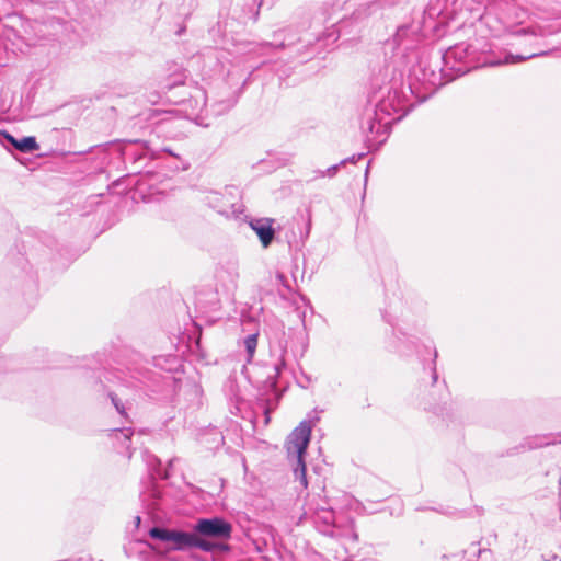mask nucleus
Segmentation results:
<instances>
[{
  "label": "nucleus",
  "instance_id": "nucleus-6",
  "mask_svg": "<svg viewBox=\"0 0 561 561\" xmlns=\"http://www.w3.org/2000/svg\"><path fill=\"white\" fill-rule=\"evenodd\" d=\"M104 378L116 385L115 389L107 386H103V388L117 413L126 417V410L129 408V399L126 393L127 389L138 388L140 385L145 383L147 374L138 371L136 375L131 374L129 376H123L122 374L106 373Z\"/></svg>",
  "mask_w": 561,
  "mask_h": 561
},
{
  "label": "nucleus",
  "instance_id": "nucleus-19",
  "mask_svg": "<svg viewBox=\"0 0 561 561\" xmlns=\"http://www.w3.org/2000/svg\"><path fill=\"white\" fill-rule=\"evenodd\" d=\"M186 80V73L184 70H179L170 75L168 78H165L161 83L160 88L163 91H170L173 88H176L179 85H182L185 83Z\"/></svg>",
  "mask_w": 561,
  "mask_h": 561
},
{
  "label": "nucleus",
  "instance_id": "nucleus-34",
  "mask_svg": "<svg viewBox=\"0 0 561 561\" xmlns=\"http://www.w3.org/2000/svg\"><path fill=\"white\" fill-rule=\"evenodd\" d=\"M140 158H141V156H138V157H134L133 159H134V161L136 162V160H137V159H140Z\"/></svg>",
  "mask_w": 561,
  "mask_h": 561
},
{
  "label": "nucleus",
  "instance_id": "nucleus-4",
  "mask_svg": "<svg viewBox=\"0 0 561 561\" xmlns=\"http://www.w3.org/2000/svg\"><path fill=\"white\" fill-rule=\"evenodd\" d=\"M149 536L152 539L169 543L170 549L172 550H185L191 548H196L205 552H227L230 550L228 543H220L208 539L199 538L198 536L195 535L194 530L193 533H186L156 526L149 530Z\"/></svg>",
  "mask_w": 561,
  "mask_h": 561
},
{
  "label": "nucleus",
  "instance_id": "nucleus-24",
  "mask_svg": "<svg viewBox=\"0 0 561 561\" xmlns=\"http://www.w3.org/2000/svg\"><path fill=\"white\" fill-rule=\"evenodd\" d=\"M340 167H342V164H340V162H339L337 164L329 167L325 171L319 170V171H317V174H318L317 176L318 178H324V176L333 178L337 173Z\"/></svg>",
  "mask_w": 561,
  "mask_h": 561
},
{
  "label": "nucleus",
  "instance_id": "nucleus-26",
  "mask_svg": "<svg viewBox=\"0 0 561 561\" xmlns=\"http://www.w3.org/2000/svg\"><path fill=\"white\" fill-rule=\"evenodd\" d=\"M115 435H123L126 440H129L133 432L130 430H115Z\"/></svg>",
  "mask_w": 561,
  "mask_h": 561
},
{
  "label": "nucleus",
  "instance_id": "nucleus-7",
  "mask_svg": "<svg viewBox=\"0 0 561 561\" xmlns=\"http://www.w3.org/2000/svg\"><path fill=\"white\" fill-rule=\"evenodd\" d=\"M472 46L461 43L450 47L445 53H438L437 57L443 60L446 69L451 73L450 79L460 77L473 68Z\"/></svg>",
  "mask_w": 561,
  "mask_h": 561
},
{
  "label": "nucleus",
  "instance_id": "nucleus-36",
  "mask_svg": "<svg viewBox=\"0 0 561 561\" xmlns=\"http://www.w3.org/2000/svg\"><path fill=\"white\" fill-rule=\"evenodd\" d=\"M165 151L169 153V154H173L171 150L169 149H165Z\"/></svg>",
  "mask_w": 561,
  "mask_h": 561
},
{
  "label": "nucleus",
  "instance_id": "nucleus-3",
  "mask_svg": "<svg viewBox=\"0 0 561 561\" xmlns=\"http://www.w3.org/2000/svg\"><path fill=\"white\" fill-rule=\"evenodd\" d=\"M311 425L307 421H302L287 437L285 448L287 458L289 459L293 473L296 481L299 482L300 489L325 490V485L320 481L318 474H308L306 470L305 455L310 442Z\"/></svg>",
  "mask_w": 561,
  "mask_h": 561
},
{
  "label": "nucleus",
  "instance_id": "nucleus-2",
  "mask_svg": "<svg viewBox=\"0 0 561 561\" xmlns=\"http://www.w3.org/2000/svg\"><path fill=\"white\" fill-rule=\"evenodd\" d=\"M310 26L309 16H305L300 22L273 32V41L260 43L257 46L262 50H284L291 61L307 62L340 37V28L335 24L321 35L310 34Z\"/></svg>",
  "mask_w": 561,
  "mask_h": 561
},
{
  "label": "nucleus",
  "instance_id": "nucleus-27",
  "mask_svg": "<svg viewBox=\"0 0 561 561\" xmlns=\"http://www.w3.org/2000/svg\"><path fill=\"white\" fill-rule=\"evenodd\" d=\"M437 355H438V354H437V351H436V350H434V359H433V363H434V364H435V360H436V358H437ZM437 379H438V375H437V371H436V366L434 365V366L432 367V380H433V382L435 383V382L437 381Z\"/></svg>",
  "mask_w": 561,
  "mask_h": 561
},
{
  "label": "nucleus",
  "instance_id": "nucleus-13",
  "mask_svg": "<svg viewBox=\"0 0 561 561\" xmlns=\"http://www.w3.org/2000/svg\"><path fill=\"white\" fill-rule=\"evenodd\" d=\"M391 4L389 0H375L360 4L351 15L354 22H362L367 18L379 12L383 7Z\"/></svg>",
  "mask_w": 561,
  "mask_h": 561
},
{
  "label": "nucleus",
  "instance_id": "nucleus-33",
  "mask_svg": "<svg viewBox=\"0 0 561 561\" xmlns=\"http://www.w3.org/2000/svg\"><path fill=\"white\" fill-rule=\"evenodd\" d=\"M310 226H311V219L310 217L308 218V230L310 229Z\"/></svg>",
  "mask_w": 561,
  "mask_h": 561
},
{
  "label": "nucleus",
  "instance_id": "nucleus-21",
  "mask_svg": "<svg viewBox=\"0 0 561 561\" xmlns=\"http://www.w3.org/2000/svg\"><path fill=\"white\" fill-rule=\"evenodd\" d=\"M549 54L548 50H535V51H531L529 54H526V55H513V54H508L507 56H505V59H504V62L505 64H508V62H520V61H525V60H528V59H533V58H536V57H541V56H547Z\"/></svg>",
  "mask_w": 561,
  "mask_h": 561
},
{
  "label": "nucleus",
  "instance_id": "nucleus-25",
  "mask_svg": "<svg viewBox=\"0 0 561 561\" xmlns=\"http://www.w3.org/2000/svg\"><path fill=\"white\" fill-rule=\"evenodd\" d=\"M365 154L364 153H358V154H353L352 157L350 158H346V159H343L342 161H340V164L344 165L346 163H356L358 160H360Z\"/></svg>",
  "mask_w": 561,
  "mask_h": 561
},
{
  "label": "nucleus",
  "instance_id": "nucleus-5",
  "mask_svg": "<svg viewBox=\"0 0 561 561\" xmlns=\"http://www.w3.org/2000/svg\"><path fill=\"white\" fill-rule=\"evenodd\" d=\"M450 76L451 73L445 66L442 67L439 71H436L427 60L422 58L413 67L411 77L421 83L424 89V94H420L413 82L409 83L408 91L417 99V102H423L432 95L438 87L451 81Z\"/></svg>",
  "mask_w": 561,
  "mask_h": 561
},
{
  "label": "nucleus",
  "instance_id": "nucleus-14",
  "mask_svg": "<svg viewBox=\"0 0 561 561\" xmlns=\"http://www.w3.org/2000/svg\"><path fill=\"white\" fill-rule=\"evenodd\" d=\"M3 137L10 145L21 152L28 153L38 149L35 137L28 136L23 137L22 139H15L12 135L5 131L3 133Z\"/></svg>",
  "mask_w": 561,
  "mask_h": 561
},
{
  "label": "nucleus",
  "instance_id": "nucleus-8",
  "mask_svg": "<svg viewBox=\"0 0 561 561\" xmlns=\"http://www.w3.org/2000/svg\"><path fill=\"white\" fill-rule=\"evenodd\" d=\"M193 530L199 538L225 543L224 541L231 538L232 525L225 518L218 516L198 518L193 526Z\"/></svg>",
  "mask_w": 561,
  "mask_h": 561
},
{
  "label": "nucleus",
  "instance_id": "nucleus-37",
  "mask_svg": "<svg viewBox=\"0 0 561 561\" xmlns=\"http://www.w3.org/2000/svg\"><path fill=\"white\" fill-rule=\"evenodd\" d=\"M559 484L561 485V478L559 479Z\"/></svg>",
  "mask_w": 561,
  "mask_h": 561
},
{
  "label": "nucleus",
  "instance_id": "nucleus-20",
  "mask_svg": "<svg viewBox=\"0 0 561 561\" xmlns=\"http://www.w3.org/2000/svg\"><path fill=\"white\" fill-rule=\"evenodd\" d=\"M552 443L553 439L550 434L534 435L525 439L524 446L527 447L528 449H536L548 446Z\"/></svg>",
  "mask_w": 561,
  "mask_h": 561
},
{
  "label": "nucleus",
  "instance_id": "nucleus-32",
  "mask_svg": "<svg viewBox=\"0 0 561 561\" xmlns=\"http://www.w3.org/2000/svg\"><path fill=\"white\" fill-rule=\"evenodd\" d=\"M368 172H369V164H368V165H367V168H366L365 179H367Z\"/></svg>",
  "mask_w": 561,
  "mask_h": 561
},
{
  "label": "nucleus",
  "instance_id": "nucleus-30",
  "mask_svg": "<svg viewBox=\"0 0 561 561\" xmlns=\"http://www.w3.org/2000/svg\"><path fill=\"white\" fill-rule=\"evenodd\" d=\"M474 510L477 511L478 515H481L483 513V510L478 506H476Z\"/></svg>",
  "mask_w": 561,
  "mask_h": 561
},
{
  "label": "nucleus",
  "instance_id": "nucleus-16",
  "mask_svg": "<svg viewBox=\"0 0 561 561\" xmlns=\"http://www.w3.org/2000/svg\"><path fill=\"white\" fill-rule=\"evenodd\" d=\"M310 513L314 515L316 523H322L325 526L335 524V513L331 507H312L310 505Z\"/></svg>",
  "mask_w": 561,
  "mask_h": 561
},
{
  "label": "nucleus",
  "instance_id": "nucleus-9",
  "mask_svg": "<svg viewBox=\"0 0 561 561\" xmlns=\"http://www.w3.org/2000/svg\"><path fill=\"white\" fill-rule=\"evenodd\" d=\"M285 366L286 363L282 356L277 363L267 367L268 374L266 378L262 380L261 396L263 397L262 400L265 402L264 414L266 416V423L270 422L268 414L277 407L282 397V393L277 389V379Z\"/></svg>",
  "mask_w": 561,
  "mask_h": 561
},
{
  "label": "nucleus",
  "instance_id": "nucleus-1",
  "mask_svg": "<svg viewBox=\"0 0 561 561\" xmlns=\"http://www.w3.org/2000/svg\"><path fill=\"white\" fill-rule=\"evenodd\" d=\"M407 90L403 83L392 81L371 92L368 101L374 103V110L367 113L362 123L368 147L381 146L387 140L392 123L402 119L414 107L415 102H410L412 95Z\"/></svg>",
  "mask_w": 561,
  "mask_h": 561
},
{
  "label": "nucleus",
  "instance_id": "nucleus-12",
  "mask_svg": "<svg viewBox=\"0 0 561 561\" xmlns=\"http://www.w3.org/2000/svg\"><path fill=\"white\" fill-rule=\"evenodd\" d=\"M507 32L517 38H525L526 41H529L531 46H535L537 44L536 39L538 37H543L547 34H552L553 31H548L542 26L536 25V26H528L524 27L520 25H512L507 28Z\"/></svg>",
  "mask_w": 561,
  "mask_h": 561
},
{
  "label": "nucleus",
  "instance_id": "nucleus-31",
  "mask_svg": "<svg viewBox=\"0 0 561 561\" xmlns=\"http://www.w3.org/2000/svg\"><path fill=\"white\" fill-rule=\"evenodd\" d=\"M543 561H561L557 556H554L552 559L543 560Z\"/></svg>",
  "mask_w": 561,
  "mask_h": 561
},
{
  "label": "nucleus",
  "instance_id": "nucleus-28",
  "mask_svg": "<svg viewBox=\"0 0 561 561\" xmlns=\"http://www.w3.org/2000/svg\"><path fill=\"white\" fill-rule=\"evenodd\" d=\"M230 273H231V275H232L233 277H238V276H239V273H238V265H237L236 263H233V264L231 265V272H230Z\"/></svg>",
  "mask_w": 561,
  "mask_h": 561
},
{
  "label": "nucleus",
  "instance_id": "nucleus-22",
  "mask_svg": "<svg viewBox=\"0 0 561 561\" xmlns=\"http://www.w3.org/2000/svg\"><path fill=\"white\" fill-rule=\"evenodd\" d=\"M257 336H259V333L256 332V333L247 335L243 340V346L247 352V362H249V363L252 360V358L255 354L256 346H257Z\"/></svg>",
  "mask_w": 561,
  "mask_h": 561
},
{
  "label": "nucleus",
  "instance_id": "nucleus-18",
  "mask_svg": "<svg viewBox=\"0 0 561 561\" xmlns=\"http://www.w3.org/2000/svg\"><path fill=\"white\" fill-rule=\"evenodd\" d=\"M415 510L416 511H433V512H437L440 514H447V515H453V514H456L457 512H460V510H458L456 507H453L449 505H443L442 503H437L434 500L427 501L426 505H417L415 507Z\"/></svg>",
  "mask_w": 561,
  "mask_h": 561
},
{
  "label": "nucleus",
  "instance_id": "nucleus-35",
  "mask_svg": "<svg viewBox=\"0 0 561 561\" xmlns=\"http://www.w3.org/2000/svg\"><path fill=\"white\" fill-rule=\"evenodd\" d=\"M194 491L202 492V491H203V489H201V488H196Z\"/></svg>",
  "mask_w": 561,
  "mask_h": 561
},
{
  "label": "nucleus",
  "instance_id": "nucleus-17",
  "mask_svg": "<svg viewBox=\"0 0 561 561\" xmlns=\"http://www.w3.org/2000/svg\"><path fill=\"white\" fill-rule=\"evenodd\" d=\"M352 501L354 503H350L351 507L353 510H355L356 512H359V513H367V514H373V513H376V512H379L380 508H378L376 506V504L378 502H381L382 499H376L374 501L369 500V499H362V500H357V499H352Z\"/></svg>",
  "mask_w": 561,
  "mask_h": 561
},
{
  "label": "nucleus",
  "instance_id": "nucleus-29",
  "mask_svg": "<svg viewBox=\"0 0 561 561\" xmlns=\"http://www.w3.org/2000/svg\"><path fill=\"white\" fill-rule=\"evenodd\" d=\"M171 485H173V484H172V483H170V486H171ZM167 486H169V484L160 485V484H158V483H154V484L152 485V490H151V491H159L160 489H164V488H167Z\"/></svg>",
  "mask_w": 561,
  "mask_h": 561
},
{
  "label": "nucleus",
  "instance_id": "nucleus-11",
  "mask_svg": "<svg viewBox=\"0 0 561 561\" xmlns=\"http://www.w3.org/2000/svg\"><path fill=\"white\" fill-rule=\"evenodd\" d=\"M273 224L274 219L271 218H255L249 222V226L257 234L264 249L268 248L275 238Z\"/></svg>",
  "mask_w": 561,
  "mask_h": 561
},
{
  "label": "nucleus",
  "instance_id": "nucleus-10",
  "mask_svg": "<svg viewBox=\"0 0 561 561\" xmlns=\"http://www.w3.org/2000/svg\"><path fill=\"white\" fill-rule=\"evenodd\" d=\"M423 39L424 35L421 23L413 21L400 25L392 38L388 41V45H391L392 49L398 54L405 55L415 49Z\"/></svg>",
  "mask_w": 561,
  "mask_h": 561
},
{
  "label": "nucleus",
  "instance_id": "nucleus-23",
  "mask_svg": "<svg viewBox=\"0 0 561 561\" xmlns=\"http://www.w3.org/2000/svg\"><path fill=\"white\" fill-rule=\"evenodd\" d=\"M327 501L321 497L320 493H307L306 513H310V505L312 507H327Z\"/></svg>",
  "mask_w": 561,
  "mask_h": 561
},
{
  "label": "nucleus",
  "instance_id": "nucleus-15",
  "mask_svg": "<svg viewBox=\"0 0 561 561\" xmlns=\"http://www.w3.org/2000/svg\"><path fill=\"white\" fill-rule=\"evenodd\" d=\"M152 459H153L154 463L150 465V469H149L150 478L152 480H157V479L169 480L172 474L174 462L178 459L176 458L170 459L168 462V468H165L163 470L161 468V461L156 457H152Z\"/></svg>",
  "mask_w": 561,
  "mask_h": 561
}]
</instances>
